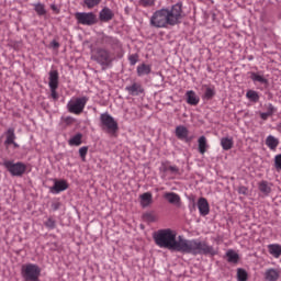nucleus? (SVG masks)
Listing matches in <instances>:
<instances>
[{
  "label": "nucleus",
  "mask_w": 281,
  "mask_h": 281,
  "mask_svg": "<svg viewBox=\"0 0 281 281\" xmlns=\"http://www.w3.org/2000/svg\"><path fill=\"white\" fill-rule=\"evenodd\" d=\"M23 281H41V267L36 263H26L21 268Z\"/></svg>",
  "instance_id": "20e7f679"
},
{
  "label": "nucleus",
  "mask_w": 281,
  "mask_h": 281,
  "mask_svg": "<svg viewBox=\"0 0 281 281\" xmlns=\"http://www.w3.org/2000/svg\"><path fill=\"white\" fill-rule=\"evenodd\" d=\"M270 115H273V113H276V106H273V104H268V111H267Z\"/></svg>",
  "instance_id": "79ce46f5"
},
{
  "label": "nucleus",
  "mask_w": 281,
  "mask_h": 281,
  "mask_svg": "<svg viewBox=\"0 0 281 281\" xmlns=\"http://www.w3.org/2000/svg\"><path fill=\"white\" fill-rule=\"evenodd\" d=\"M3 166L12 177H21L25 175V170H27V166L21 161L14 162L12 160H5Z\"/></svg>",
  "instance_id": "423d86ee"
},
{
  "label": "nucleus",
  "mask_w": 281,
  "mask_h": 281,
  "mask_svg": "<svg viewBox=\"0 0 281 281\" xmlns=\"http://www.w3.org/2000/svg\"><path fill=\"white\" fill-rule=\"evenodd\" d=\"M259 190L260 192H262L263 194H271V187H269V184L267 183V181H262L259 184Z\"/></svg>",
  "instance_id": "473e14b6"
},
{
  "label": "nucleus",
  "mask_w": 281,
  "mask_h": 281,
  "mask_svg": "<svg viewBox=\"0 0 281 281\" xmlns=\"http://www.w3.org/2000/svg\"><path fill=\"white\" fill-rule=\"evenodd\" d=\"M266 146H268V148H270V150H276V148H278V146H280V139L276 138V136H273V135H269L266 138Z\"/></svg>",
  "instance_id": "aec40b11"
},
{
  "label": "nucleus",
  "mask_w": 281,
  "mask_h": 281,
  "mask_svg": "<svg viewBox=\"0 0 281 281\" xmlns=\"http://www.w3.org/2000/svg\"><path fill=\"white\" fill-rule=\"evenodd\" d=\"M50 9L53 10V12H60L59 10H58V7L56 5V4H52L50 5Z\"/></svg>",
  "instance_id": "3c124183"
},
{
  "label": "nucleus",
  "mask_w": 281,
  "mask_h": 281,
  "mask_svg": "<svg viewBox=\"0 0 281 281\" xmlns=\"http://www.w3.org/2000/svg\"><path fill=\"white\" fill-rule=\"evenodd\" d=\"M52 210L53 212H56L58 210H60V202H55L52 204Z\"/></svg>",
  "instance_id": "37998d69"
},
{
  "label": "nucleus",
  "mask_w": 281,
  "mask_h": 281,
  "mask_svg": "<svg viewBox=\"0 0 281 281\" xmlns=\"http://www.w3.org/2000/svg\"><path fill=\"white\" fill-rule=\"evenodd\" d=\"M92 60H95L101 67H111V64L113 63L111 52L105 48H97L92 56Z\"/></svg>",
  "instance_id": "39448f33"
},
{
  "label": "nucleus",
  "mask_w": 281,
  "mask_h": 281,
  "mask_svg": "<svg viewBox=\"0 0 281 281\" xmlns=\"http://www.w3.org/2000/svg\"><path fill=\"white\" fill-rule=\"evenodd\" d=\"M139 3L144 8H151V5H155V0H139Z\"/></svg>",
  "instance_id": "4c0bfd02"
},
{
  "label": "nucleus",
  "mask_w": 281,
  "mask_h": 281,
  "mask_svg": "<svg viewBox=\"0 0 281 281\" xmlns=\"http://www.w3.org/2000/svg\"><path fill=\"white\" fill-rule=\"evenodd\" d=\"M50 46L54 48V49H58V47H60V43L56 42V40H54L53 42H50Z\"/></svg>",
  "instance_id": "de8ad7c7"
},
{
  "label": "nucleus",
  "mask_w": 281,
  "mask_h": 281,
  "mask_svg": "<svg viewBox=\"0 0 281 281\" xmlns=\"http://www.w3.org/2000/svg\"><path fill=\"white\" fill-rule=\"evenodd\" d=\"M198 210L201 216H207V214H210V203L207 202V199L200 198L198 200Z\"/></svg>",
  "instance_id": "f8f14e48"
},
{
  "label": "nucleus",
  "mask_w": 281,
  "mask_h": 281,
  "mask_svg": "<svg viewBox=\"0 0 281 281\" xmlns=\"http://www.w3.org/2000/svg\"><path fill=\"white\" fill-rule=\"evenodd\" d=\"M89 101V98L82 97L77 98L75 101H69L67 103V109L69 113H74L75 115H80L85 111V106H87V102Z\"/></svg>",
  "instance_id": "6e6552de"
},
{
  "label": "nucleus",
  "mask_w": 281,
  "mask_h": 281,
  "mask_svg": "<svg viewBox=\"0 0 281 281\" xmlns=\"http://www.w3.org/2000/svg\"><path fill=\"white\" fill-rule=\"evenodd\" d=\"M74 122H75V120H74V117H71V116H67L66 119H65V123L66 124H74Z\"/></svg>",
  "instance_id": "09e8293b"
},
{
  "label": "nucleus",
  "mask_w": 281,
  "mask_h": 281,
  "mask_svg": "<svg viewBox=\"0 0 281 281\" xmlns=\"http://www.w3.org/2000/svg\"><path fill=\"white\" fill-rule=\"evenodd\" d=\"M207 148H210V145H207V138L205 136H200L198 139V150L200 155H205V153H207Z\"/></svg>",
  "instance_id": "4468645a"
},
{
  "label": "nucleus",
  "mask_w": 281,
  "mask_h": 281,
  "mask_svg": "<svg viewBox=\"0 0 281 281\" xmlns=\"http://www.w3.org/2000/svg\"><path fill=\"white\" fill-rule=\"evenodd\" d=\"M75 19L79 25H95L98 23V15L93 12H77Z\"/></svg>",
  "instance_id": "0eeeda50"
},
{
  "label": "nucleus",
  "mask_w": 281,
  "mask_h": 281,
  "mask_svg": "<svg viewBox=\"0 0 281 281\" xmlns=\"http://www.w3.org/2000/svg\"><path fill=\"white\" fill-rule=\"evenodd\" d=\"M165 199L168 201V203H171V205H177L181 203V196L175 192H167L165 193Z\"/></svg>",
  "instance_id": "6ab92c4d"
},
{
  "label": "nucleus",
  "mask_w": 281,
  "mask_h": 281,
  "mask_svg": "<svg viewBox=\"0 0 281 281\" xmlns=\"http://www.w3.org/2000/svg\"><path fill=\"white\" fill-rule=\"evenodd\" d=\"M113 16H115V13H113V10H111L108 7H104L100 12H99V20L102 23H109V21H113Z\"/></svg>",
  "instance_id": "9b49d317"
},
{
  "label": "nucleus",
  "mask_w": 281,
  "mask_h": 281,
  "mask_svg": "<svg viewBox=\"0 0 281 281\" xmlns=\"http://www.w3.org/2000/svg\"><path fill=\"white\" fill-rule=\"evenodd\" d=\"M125 91H127L130 95H139V93H144V88H142V85L134 82L132 86H127Z\"/></svg>",
  "instance_id": "ddd939ff"
},
{
  "label": "nucleus",
  "mask_w": 281,
  "mask_h": 281,
  "mask_svg": "<svg viewBox=\"0 0 281 281\" xmlns=\"http://www.w3.org/2000/svg\"><path fill=\"white\" fill-rule=\"evenodd\" d=\"M193 139H194V136H189L188 134L187 137L182 139V142H186V144H191Z\"/></svg>",
  "instance_id": "a18cd8bd"
},
{
  "label": "nucleus",
  "mask_w": 281,
  "mask_h": 281,
  "mask_svg": "<svg viewBox=\"0 0 281 281\" xmlns=\"http://www.w3.org/2000/svg\"><path fill=\"white\" fill-rule=\"evenodd\" d=\"M183 4L178 2L171 9H160L154 12L150 18L151 27H168V25H179Z\"/></svg>",
  "instance_id": "f03ea898"
},
{
  "label": "nucleus",
  "mask_w": 281,
  "mask_h": 281,
  "mask_svg": "<svg viewBox=\"0 0 281 281\" xmlns=\"http://www.w3.org/2000/svg\"><path fill=\"white\" fill-rule=\"evenodd\" d=\"M265 278L267 281H277L280 279V271L277 269L270 268L266 270Z\"/></svg>",
  "instance_id": "f3484780"
},
{
  "label": "nucleus",
  "mask_w": 281,
  "mask_h": 281,
  "mask_svg": "<svg viewBox=\"0 0 281 281\" xmlns=\"http://www.w3.org/2000/svg\"><path fill=\"white\" fill-rule=\"evenodd\" d=\"M0 76H1V71H0Z\"/></svg>",
  "instance_id": "5fc2aeb1"
},
{
  "label": "nucleus",
  "mask_w": 281,
  "mask_h": 281,
  "mask_svg": "<svg viewBox=\"0 0 281 281\" xmlns=\"http://www.w3.org/2000/svg\"><path fill=\"white\" fill-rule=\"evenodd\" d=\"M169 170L173 175H177L179 172V168L177 166H169Z\"/></svg>",
  "instance_id": "49530a36"
},
{
  "label": "nucleus",
  "mask_w": 281,
  "mask_h": 281,
  "mask_svg": "<svg viewBox=\"0 0 281 281\" xmlns=\"http://www.w3.org/2000/svg\"><path fill=\"white\" fill-rule=\"evenodd\" d=\"M101 43L103 45H110L113 49H120V47H122V43H120V40H117V37L109 35H103L101 37Z\"/></svg>",
  "instance_id": "9d476101"
},
{
  "label": "nucleus",
  "mask_w": 281,
  "mask_h": 281,
  "mask_svg": "<svg viewBox=\"0 0 281 281\" xmlns=\"http://www.w3.org/2000/svg\"><path fill=\"white\" fill-rule=\"evenodd\" d=\"M221 146L223 150H232L234 148V139L229 137L221 138Z\"/></svg>",
  "instance_id": "393cba45"
},
{
  "label": "nucleus",
  "mask_w": 281,
  "mask_h": 281,
  "mask_svg": "<svg viewBox=\"0 0 281 281\" xmlns=\"http://www.w3.org/2000/svg\"><path fill=\"white\" fill-rule=\"evenodd\" d=\"M237 280L238 281H247L249 280V274L247 273V270L243 268L237 269Z\"/></svg>",
  "instance_id": "7c9ffc66"
},
{
  "label": "nucleus",
  "mask_w": 281,
  "mask_h": 281,
  "mask_svg": "<svg viewBox=\"0 0 281 281\" xmlns=\"http://www.w3.org/2000/svg\"><path fill=\"white\" fill-rule=\"evenodd\" d=\"M48 76V87H58V70H50Z\"/></svg>",
  "instance_id": "4be33fe9"
},
{
  "label": "nucleus",
  "mask_w": 281,
  "mask_h": 281,
  "mask_svg": "<svg viewBox=\"0 0 281 281\" xmlns=\"http://www.w3.org/2000/svg\"><path fill=\"white\" fill-rule=\"evenodd\" d=\"M176 137L183 142V138L187 137V135H190V131L184 125H178L176 127Z\"/></svg>",
  "instance_id": "a211bd4d"
},
{
  "label": "nucleus",
  "mask_w": 281,
  "mask_h": 281,
  "mask_svg": "<svg viewBox=\"0 0 281 281\" xmlns=\"http://www.w3.org/2000/svg\"><path fill=\"white\" fill-rule=\"evenodd\" d=\"M153 204V193L145 192L140 194V205L142 207H148V205Z\"/></svg>",
  "instance_id": "412c9836"
},
{
  "label": "nucleus",
  "mask_w": 281,
  "mask_h": 281,
  "mask_svg": "<svg viewBox=\"0 0 281 281\" xmlns=\"http://www.w3.org/2000/svg\"><path fill=\"white\" fill-rule=\"evenodd\" d=\"M45 227H47L48 229H56V221H54V218L49 217L45 223H44Z\"/></svg>",
  "instance_id": "c9c22d12"
},
{
  "label": "nucleus",
  "mask_w": 281,
  "mask_h": 281,
  "mask_svg": "<svg viewBox=\"0 0 281 281\" xmlns=\"http://www.w3.org/2000/svg\"><path fill=\"white\" fill-rule=\"evenodd\" d=\"M87 153H89L88 146H83L79 148V156L81 157L82 161L87 159Z\"/></svg>",
  "instance_id": "f704fd0d"
},
{
  "label": "nucleus",
  "mask_w": 281,
  "mask_h": 281,
  "mask_svg": "<svg viewBox=\"0 0 281 281\" xmlns=\"http://www.w3.org/2000/svg\"><path fill=\"white\" fill-rule=\"evenodd\" d=\"M216 95V90L214 88L206 87L205 92H204V100H212Z\"/></svg>",
  "instance_id": "2f4dec72"
},
{
  "label": "nucleus",
  "mask_w": 281,
  "mask_h": 281,
  "mask_svg": "<svg viewBox=\"0 0 281 281\" xmlns=\"http://www.w3.org/2000/svg\"><path fill=\"white\" fill-rule=\"evenodd\" d=\"M69 188V184L66 180H55L54 186L49 188V192L52 194H60V192H65Z\"/></svg>",
  "instance_id": "1a4fd4ad"
},
{
  "label": "nucleus",
  "mask_w": 281,
  "mask_h": 281,
  "mask_svg": "<svg viewBox=\"0 0 281 281\" xmlns=\"http://www.w3.org/2000/svg\"><path fill=\"white\" fill-rule=\"evenodd\" d=\"M261 120H269L271 117V114L269 112H262L260 113Z\"/></svg>",
  "instance_id": "c03bdc74"
},
{
  "label": "nucleus",
  "mask_w": 281,
  "mask_h": 281,
  "mask_svg": "<svg viewBox=\"0 0 281 281\" xmlns=\"http://www.w3.org/2000/svg\"><path fill=\"white\" fill-rule=\"evenodd\" d=\"M100 126L104 133L115 137L117 135V131H120V126L117 125V121L109 113H102L100 115Z\"/></svg>",
  "instance_id": "7ed1b4c3"
},
{
  "label": "nucleus",
  "mask_w": 281,
  "mask_h": 281,
  "mask_svg": "<svg viewBox=\"0 0 281 281\" xmlns=\"http://www.w3.org/2000/svg\"><path fill=\"white\" fill-rule=\"evenodd\" d=\"M7 139L4 140V144L7 146H10L14 144V139H16V134H14V127H9L8 131L5 132Z\"/></svg>",
  "instance_id": "b1692460"
},
{
  "label": "nucleus",
  "mask_w": 281,
  "mask_h": 281,
  "mask_svg": "<svg viewBox=\"0 0 281 281\" xmlns=\"http://www.w3.org/2000/svg\"><path fill=\"white\" fill-rule=\"evenodd\" d=\"M248 190L247 187L241 186L238 188V194L247 195Z\"/></svg>",
  "instance_id": "a19ab883"
},
{
  "label": "nucleus",
  "mask_w": 281,
  "mask_h": 281,
  "mask_svg": "<svg viewBox=\"0 0 281 281\" xmlns=\"http://www.w3.org/2000/svg\"><path fill=\"white\" fill-rule=\"evenodd\" d=\"M226 258L227 262H229L231 265H238L240 260V255H238V252H236L234 249H229L226 251Z\"/></svg>",
  "instance_id": "2eb2a0df"
},
{
  "label": "nucleus",
  "mask_w": 281,
  "mask_h": 281,
  "mask_svg": "<svg viewBox=\"0 0 281 281\" xmlns=\"http://www.w3.org/2000/svg\"><path fill=\"white\" fill-rule=\"evenodd\" d=\"M187 103L191 104V106H196L199 104V97H196V93L192 90L187 92Z\"/></svg>",
  "instance_id": "5701e85b"
},
{
  "label": "nucleus",
  "mask_w": 281,
  "mask_h": 281,
  "mask_svg": "<svg viewBox=\"0 0 281 281\" xmlns=\"http://www.w3.org/2000/svg\"><path fill=\"white\" fill-rule=\"evenodd\" d=\"M144 218L146 221H149V223H155V215L150 214V213H145L144 214Z\"/></svg>",
  "instance_id": "ea45409f"
},
{
  "label": "nucleus",
  "mask_w": 281,
  "mask_h": 281,
  "mask_svg": "<svg viewBox=\"0 0 281 281\" xmlns=\"http://www.w3.org/2000/svg\"><path fill=\"white\" fill-rule=\"evenodd\" d=\"M268 254H270V256H272V258H280L281 245L280 244H269L268 245Z\"/></svg>",
  "instance_id": "dca6fc26"
},
{
  "label": "nucleus",
  "mask_w": 281,
  "mask_h": 281,
  "mask_svg": "<svg viewBox=\"0 0 281 281\" xmlns=\"http://www.w3.org/2000/svg\"><path fill=\"white\" fill-rule=\"evenodd\" d=\"M34 10L38 16H45L47 14V10L45 9V4L38 2L34 4Z\"/></svg>",
  "instance_id": "c756f323"
},
{
  "label": "nucleus",
  "mask_w": 281,
  "mask_h": 281,
  "mask_svg": "<svg viewBox=\"0 0 281 281\" xmlns=\"http://www.w3.org/2000/svg\"><path fill=\"white\" fill-rule=\"evenodd\" d=\"M250 79L252 82H260V85H269V79L265 78L261 75H258L257 72H251Z\"/></svg>",
  "instance_id": "a878e982"
},
{
  "label": "nucleus",
  "mask_w": 281,
  "mask_h": 281,
  "mask_svg": "<svg viewBox=\"0 0 281 281\" xmlns=\"http://www.w3.org/2000/svg\"><path fill=\"white\" fill-rule=\"evenodd\" d=\"M138 56L135 54V55H131L130 57H128V60H130V65H137V60H138Z\"/></svg>",
  "instance_id": "58836bf2"
},
{
  "label": "nucleus",
  "mask_w": 281,
  "mask_h": 281,
  "mask_svg": "<svg viewBox=\"0 0 281 281\" xmlns=\"http://www.w3.org/2000/svg\"><path fill=\"white\" fill-rule=\"evenodd\" d=\"M11 144L14 146V148H19V145L16 144V142L13 140V143Z\"/></svg>",
  "instance_id": "603ef678"
},
{
  "label": "nucleus",
  "mask_w": 281,
  "mask_h": 281,
  "mask_svg": "<svg viewBox=\"0 0 281 281\" xmlns=\"http://www.w3.org/2000/svg\"><path fill=\"white\" fill-rule=\"evenodd\" d=\"M153 239L160 249L177 251L178 254H190L191 256H216L218 254L214 246L200 239H187L170 228H162L154 233Z\"/></svg>",
  "instance_id": "f257e3e1"
},
{
  "label": "nucleus",
  "mask_w": 281,
  "mask_h": 281,
  "mask_svg": "<svg viewBox=\"0 0 281 281\" xmlns=\"http://www.w3.org/2000/svg\"><path fill=\"white\" fill-rule=\"evenodd\" d=\"M150 65L142 64L137 67V76H148L150 74Z\"/></svg>",
  "instance_id": "bb28decb"
},
{
  "label": "nucleus",
  "mask_w": 281,
  "mask_h": 281,
  "mask_svg": "<svg viewBox=\"0 0 281 281\" xmlns=\"http://www.w3.org/2000/svg\"><path fill=\"white\" fill-rule=\"evenodd\" d=\"M69 146H80L82 144V133H77L69 139Z\"/></svg>",
  "instance_id": "cd10ccee"
},
{
  "label": "nucleus",
  "mask_w": 281,
  "mask_h": 281,
  "mask_svg": "<svg viewBox=\"0 0 281 281\" xmlns=\"http://www.w3.org/2000/svg\"><path fill=\"white\" fill-rule=\"evenodd\" d=\"M160 80H164V76L159 75Z\"/></svg>",
  "instance_id": "864d4df0"
},
{
  "label": "nucleus",
  "mask_w": 281,
  "mask_h": 281,
  "mask_svg": "<svg viewBox=\"0 0 281 281\" xmlns=\"http://www.w3.org/2000/svg\"><path fill=\"white\" fill-rule=\"evenodd\" d=\"M166 164H167V162H162V164H161V170H162V172H168V170H170V167H167Z\"/></svg>",
  "instance_id": "8fccbe9b"
},
{
  "label": "nucleus",
  "mask_w": 281,
  "mask_h": 281,
  "mask_svg": "<svg viewBox=\"0 0 281 281\" xmlns=\"http://www.w3.org/2000/svg\"><path fill=\"white\" fill-rule=\"evenodd\" d=\"M246 98L250 100V102H259L260 94L256 90H248L246 93Z\"/></svg>",
  "instance_id": "c85d7f7f"
},
{
  "label": "nucleus",
  "mask_w": 281,
  "mask_h": 281,
  "mask_svg": "<svg viewBox=\"0 0 281 281\" xmlns=\"http://www.w3.org/2000/svg\"><path fill=\"white\" fill-rule=\"evenodd\" d=\"M50 89V97L55 102L58 100V92H56V89H58V86H49Z\"/></svg>",
  "instance_id": "e433bc0d"
},
{
  "label": "nucleus",
  "mask_w": 281,
  "mask_h": 281,
  "mask_svg": "<svg viewBox=\"0 0 281 281\" xmlns=\"http://www.w3.org/2000/svg\"><path fill=\"white\" fill-rule=\"evenodd\" d=\"M100 1L102 0H85L83 3L91 10L92 8H95V5H100Z\"/></svg>",
  "instance_id": "72a5a7b5"
}]
</instances>
